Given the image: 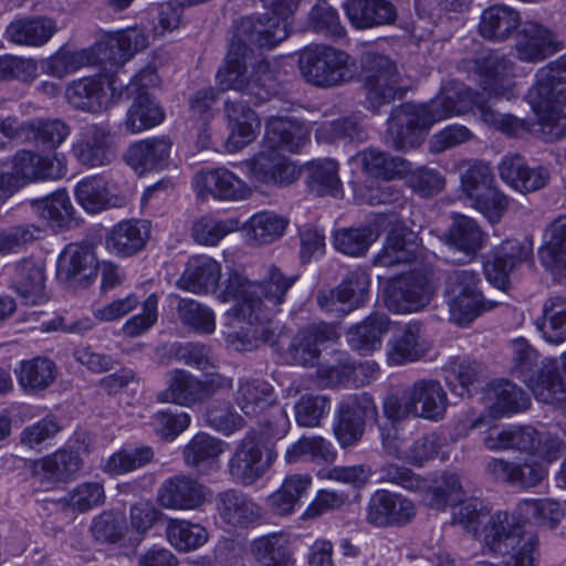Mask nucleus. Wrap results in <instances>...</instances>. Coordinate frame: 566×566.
Masks as SVG:
<instances>
[{
    "label": "nucleus",
    "mask_w": 566,
    "mask_h": 566,
    "mask_svg": "<svg viewBox=\"0 0 566 566\" xmlns=\"http://www.w3.org/2000/svg\"><path fill=\"white\" fill-rule=\"evenodd\" d=\"M499 174L503 181L522 193L544 188L549 180V171L545 167H530L520 155H506L499 165Z\"/></svg>",
    "instance_id": "29"
},
{
    "label": "nucleus",
    "mask_w": 566,
    "mask_h": 566,
    "mask_svg": "<svg viewBox=\"0 0 566 566\" xmlns=\"http://www.w3.org/2000/svg\"><path fill=\"white\" fill-rule=\"evenodd\" d=\"M543 90L530 88L527 101L537 118L536 132L544 140L554 142L566 135V116L563 113L566 94H549L545 87Z\"/></svg>",
    "instance_id": "16"
},
{
    "label": "nucleus",
    "mask_w": 566,
    "mask_h": 566,
    "mask_svg": "<svg viewBox=\"0 0 566 566\" xmlns=\"http://www.w3.org/2000/svg\"><path fill=\"white\" fill-rule=\"evenodd\" d=\"M483 541L491 552L504 556L505 566H536V536L525 532L524 525L506 512L490 516Z\"/></svg>",
    "instance_id": "5"
},
{
    "label": "nucleus",
    "mask_w": 566,
    "mask_h": 566,
    "mask_svg": "<svg viewBox=\"0 0 566 566\" xmlns=\"http://www.w3.org/2000/svg\"><path fill=\"white\" fill-rule=\"evenodd\" d=\"M413 516L410 500L386 490L375 492L367 505V522L375 526L403 525Z\"/></svg>",
    "instance_id": "23"
},
{
    "label": "nucleus",
    "mask_w": 566,
    "mask_h": 566,
    "mask_svg": "<svg viewBox=\"0 0 566 566\" xmlns=\"http://www.w3.org/2000/svg\"><path fill=\"white\" fill-rule=\"evenodd\" d=\"M220 518L229 526L248 528L262 518V509L245 493L229 489L216 497Z\"/></svg>",
    "instance_id": "26"
},
{
    "label": "nucleus",
    "mask_w": 566,
    "mask_h": 566,
    "mask_svg": "<svg viewBox=\"0 0 566 566\" xmlns=\"http://www.w3.org/2000/svg\"><path fill=\"white\" fill-rule=\"evenodd\" d=\"M221 276V265L210 256L196 255L188 260L177 280L180 290L195 294H207L216 290Z\"/></svg>",
    "instance_id": "34"
},
{
    "label": "nucleus",
    "mask_w": 566,
    "mask_h": 566,
    "mask_svg": "<svg viewBox=\"0 0 566 566\" xmlns=\"http://www.w3.org/2000/svg\"><path fill=\"white\" fill-rule=\"evenodd\" d=\"M224 112L230 128L227 148L238 151L255 139L261 123L256 113L243 102L227 101Z\"/></svg>",
    "instance_id": "32"
},
{
    "label": "nucleus",
    "mask_w": 566,
    "mask_h": 566,
    "mask_svg": "<svg viewBox=\"0 0 566 566\" xmlns=\"http://www.w3.org/2000/svg\"><path fill=\"white\" fill-rule=\"evenodd\" d=\"M377 416V406L369 394H355L345 398L338 406L333 424L340 447L349 448L358 443L364 436L366 421Z\"/></svg>",
    "instance_id": "12"
},
{
    "label": "nucleus",
    "mask_w": 566,
    "mask_h": 566,
    "mask_svg": "<svg viewBox=\"0 0 566 566\" xmlns=\"http://www.w3.org/2000/svg\"><path fill=\"white\" fill-rule=\"evenodd\" d=\"M343 8L357 30L389 25L398 17L396 7L389 0H346Z\"/></svg>",
    "instance_id": "30"
},
{
    "label": "nucleus",
    "mask_w": 566,
    "mask_h": 566,
    "mask_svg": "<svg viewBox=\"0 0 566 566\" xmlns=\"http://www.w3.org/2000/svg\"><path fill=\"white\" fill-rule=\"evenodd\" d=\"M9 286L24 305H40L48 301L45 272L42 263L22 259L7 269Z\"/></svg>",
    "instance_id": "21"
},
{
    "label": "nucleus",
    "mask_w": 566,
    "mask_h": 566,
    "mask_svg": "<svg viewBox=\"0 0 566 566\" xmlns=\"http://www.w3.org/2000/svg\"><path fill=\"white\" fill-rule=\"evenodd\" d=\"M308 25L313 32L334 40L342 39L346 34L337 10L326 1H318L312 7Z\"/></svg>",
    "instance_id": "64"
},
{
    "label": "nucleus",
    "mask_w": 566,
    "mask_h": 566,
    "mask_svg": "<svg viewBox=\"0 0 566 566\" xmlns=\"http://www.w3.org/2000/svg\"><path fill=\"white\" fill-rule=\"evenodd\" d=\"M308 140L307 127L291 118L268 120L262 149L245 161L251 180L268 186H287L300 170L282 151L298 153Z\"/></svg>",
    "instance_id": "2"
},
{
    "label": "nucleus",
    "mask_w": 566,
    "mask_h": 566,
    "mask_svg": "<svg viewBox=\"0 0 566 566\" xmlns=\"http://www.w3.org/2000/svg\"><path fill=\"white\" fill-rule=\"evenodd\" d=\"M154 450L148 446L123 448L103 463V471L113 475L138 470L154 460Z\"/></svg>",
    "instance_id": "54"
},
{
    "label": "nucleus",
    "mask_w": 566,
    "mask_h": 566,
    "mask_svg": "<svg viewBox=\"0 0 566 566\" xmlns=\"http://www.w3.org/2000/svg\"><path fill=\"white\" fill-rule=\"evenodd\" d=\"M151 223L130 219L116 223L106 235L108 251L119 258H129L143 251L150 238Z\"/></svg>",
    "instance_id": "25"
},
{
    "label": "nucleus",
    "mask_w": 566,
    "mask_h": 566,
    "mask_svg": "<svg viewBox=\"0 0 566 566\" xmlns=\"http://www.w3.org/2000/svg\"><path fill=\"white\" fill-rule=\"evenodd\" d=\"M509 349L511 373L532 390L538 401L553 403L551 382L554 361H539V354L524 337L511 340Z\"/></svg>",
    "instance_id": "9"
},
{
    "label": "nucleus",
    "mask_w": 566,
    "mask_h": 566,
    "mask_svg": "<svg viewBox=\"0 0 566 566\" xmlns=\"http://www.w3.org/2000/svg\"><path fill=\"white\" fill-rule=\"evenodd\" d=\"M237 407L249 418H258L276 403L271 384L256 378H240L233 394Z\"/></svg>",
    "instance_id": "33"
},
{
    "label": "nucleus",
    "mask_w": 566,
    "mask_h": 566,
    "mask_svg": "<svg viewBox=\"0 0 566 566\" xmlns=\"http://www.w3.org/2000/svg\"><path fill=\"white\" fill-rule=\"evenodd\" d=\"M312 488L310 474L294 473L287 475L279 490L268 497L270 509L276 515H290L303 504Z\"/></svg>",
    "instance_id": "41"
},
{
    "label": "nucleus",
    "mask_w": 566,
    "mask_h": 566,
    "mask_svg": "<svg viewBox=\"0 0 566 566\" xmlns=\"http://www.w3.org/2000/svg\"><path fill=\"white\" fill-rule=\"evenodd\" d=\"M171 145V140L166 136L136 142L125 155L126 163L139 176L161 170L168 165Z\"/></svg>",
    "instance_id": "31"
},
{
    "label": "nucleus",
    "mask_w": 566,
    "mask_h": 566,
    "mask_svg": "<svg viewBox=\"0 0 566 566\" xmlns=\"http://www.w3.org/2000/svg\"><path fill=\"white\" fill-rule=\"evenodd\" d=\"M464 492L457 474L440 473L431 479L427 489V505L434 510L452 509V523L473 534L488 515V509L478 497L462 499Z\"/></svg>",
    "instance_id": "6"
},
{
    "label": "nucleus",
    "mask_w": 566,
    "mask_h": 566,
    "mask_svg": "<svg viewBox=\"0 0 566 566\" xmlns=\"http://www.w3.org/2000/svg\"><path fill=\"white\" fill-rule=\"evenodd\" d=\"M71 155L83 167L98 168L109 165L116 156L111 129L105 124H87L76 134Z\"/></svg>",
    "instance_id": "13"
},
{
    "label": "nucleus",
    "mask_w": 566,
    "mask_h": 566,
    "mask_svg": "<svg viewBox=\"0 0 566 566\" xmlns=\"http://www.w3.org/2000/svg\"><path fill=\"white\" fill-rule=\"evenodd\" d=\"M149 35L143 28H129L109 34L98 41L88 51L92 52L91 65H103L104 73H120V66L129 61L137 52L148 45Z\"/></svg>",
    "instance_id": "11"
},
{
    "label": "nucleus",
    "mask_w": 566,
    "mask_h": 566,
    "mask_svg": "<svg viewBox=\"0 0 566 566\" xmlns=\"http://www.w3.org/2000/svg\"><path fill=\"white\" fill-rule=\"evenodd\" d=\"M475 71L481 77V92H475L472 96L474 114L488 126L509 135L515 134L520 127L518 119L510 114L495 112L489 105L512 96V62L495 51L481 52L475 59Z\"/></svg>",
    "instance_id": "4"
},
{
    "label": "nucleus",
    "mask_w": 566,
    "mask_h": 566,
    "mask_svg": "<svg viewBox=\"0 0 566 566\" xmlns=\"http://www.w3.org/2000/svg\"><path fill=\"white\" fill-rule=\"evenodd\" d=\"M443 371L451 390L462 397L478 380L482 366L468 357H455L450 359Z\"/></svg>",
    "instance_id": "59"
},
{
    "label": "nucleus",
    "mask_w": 566,
    "mask_h": 566,
    "mask_svg": "<svg viewBox=\"0 0 566 566\" xmlns=\"http://www.w3.org/2000/svg\"><path fill=\"white\" fill-rule=\"evenodd\" d=\"M370 279L363 269H355L346 274L338 284V300L346 306L345 311L361 306L368 298Z\"/></svg>",
    "instance_id": "61"
},
{
    "label": "nucleus",
    "mask_w": 566,
    "mask_h": 566,
    "mask_svg": "<svg viewBox=\"0 0 566 566\" xmlns=\"http://www.w3.org/2000/svg\"><path fill=\"white\" fill-rule=\"evenodd\" d=\"M564 48L555 34L536 22L524 23L517 42V57L524 62L537 63Z\"/></svg>",
    "instance_id": "28"
},
{
    "label": "nucleus",
    "mask_w": 566,
    "mask_h": 566,
    "mask_svg": "<svg viewBox=\"0 0 566 566\" xmlns=\"http://www.w3.org/2000/svg\"><path fill=\"white\" fill-rule=\"evenodd\" d=\"M169 543L179 551H192L208 541L207 530L186 520H170L166 528Z\"/></svg>",
    "instance_id": "60"
},
{
    "label": "nucleus",
    "mask_w": 566,
    "mask_h": 566,
    "mask_svg": "<svg viewBox=\"0 0 566 566\" xmlns=\"http://www.w3.org/2000/svg\"><path fill=\"white\" fill-rule=\"evenodd\" d=\"M316 137L324 142L361 143L368 139V133L357 116H348L323 123L316 129Z\"/></svg>",
    "instance_id": "58"
},
{
    "label": "nucleus",
    "mask_w": 566,
    "mask_h": 566,
    "mask_svg": "<svg viewBox=\"0 0 566 566\" xmlns=\"http://www.w3.org/2000/svg\"><path fill=\"white\" fill-rule=\"evenodd\" d=\"M510 449L538 454L548 462L556 459L560 451V441L552 437H542L532 427H510Z\"/></svg>",
    "instance_id": "46"
},
{
    "label": "nucleus",
    "mask_w": 566,
    "mask_h": 566,
    "mask_svg": "<svg viewBox=\"0 0 566 566\" xmlns=\"http://www.w3.org/2000/svg\"><path fill=\"white\" fill-rule=\"evenodd\" d=\"M250 553L260 566H294L295 563L289 536L282 532L254 538Z\"/></svg>",
    "instance_id": "39"
},
{
    "label": "nucleus",
    "mask_w": 566,
    "mask_h": 566,
    "mask_svg": "<svg viewBox=\"0 0 566 566\" xmlns=\"http://www.w3.org/2000/svg\"><path fill=\"white\" fill-rule=\"evenodd\" d=\"M158 501L166 509L196 510L206 501V488L192 476L175 475L161 484Z\"/></svg>",
    "instance_id": "24"
},
{
    "label": "nucleus",
    "mask_w": 566,
    "mask_h": 566,
    "mask_svg": "<svg viewBox=\"0 0 566 566\" xmlns=\"http://www.w3.org/2000/svg\"><path fill=\"white\" fill-rule=\"evenodd\" d=\"M423 128L424 106L402 104L388 118L386 143L398 150L413 148L421 144Z\"/></svg>",
    "instance_id": "17"
},
{
    "label": "nucleus",
    "mask_w": 566,
    "mask_h": 566,
    "mask_svg": "<svg viewBox=\"0 0 566 566\" xmlns=\"http://www.w3.org/2000/svg\"><path fill=\"white\" fill-rule=\"evenodd\" d=\"M111 74L103 73L96 77H84L73 82L66 90L69 104L83 112H101L108 104L106 77Z\"/></svg>",
    "instance_id": "35"
},
{
    "label": "nucleus",
    "mask_w": 566,
    "mask_h": 566,
    "mask_svg": "<svg viewBox=\"0 0 566 566\" xmlns=\"http://www.w3.org/2000/svg\"><path fill=\"white\" fill-rule=\"evenodd\" d=\"M485 402L494 416H504L527 409L528 397L520 387L506 379H496L485 389Z\"/></svg>",
    "instance_id": "42"
},
{
    "label": "nucleus",
    "mask_w": 566,
    "mask_h": 566,
    "mask_svg": "<svg viewBox=\"0 0 566 566\" xmlns=\"http://www.w3.org/2000/svg\"><path fill=\"white\" fill-rule=\"evenodd\" d=\"M517 510L524 521L549 528H554L564 516L559 503L548 499L523 500Z\"/></svg>",
    "instance_id": "62"
},
{
    "label": "nucleus",
    "mask_w": 566,
    "mask_h": 566,
    "mask_svg": "<svg viewBox=\"0 0 566 566\" xmlns=\"http://www.w3.org/2000/svg\"><path fill=\"white\" fill-rule=\"evenodd\" d=\"M56 22L46 17L22 18L6 29V39L18 45L42 46L56 33Z\"/></svg>",
    "instance_id": "38"
},
{
    "label": "nucleus",
    "mask_w": 566,
    "mask_h": 566,
    "mask_svg": "<svg viewBox=\"0 0 566 566\" xmlns=\"http://www.w3.org/2000/svg\"><path fill=\"white\" fill-rule=\"evenodd\" d=\"M521 23L520 13L505 4H494L483 10L479 32L488 40L504 41L510 38Z\"/></svg>",
    "instance_id": "45"
},
{
    "label": "nucleus",
    "mask_w": 566,
    "mask_h": 566,
    "mask_svg": "<svg viewBox=\"0 0 566 566\" xmlns=\"http://www.w3.org/2000/svg\"><path fill=\"white\" fill-rule=\"evenodd\" d=\"M361 69L368 109L376 113L381 106L402 96L405 86L396 64L388 56L367 52L361 57Z\"/></svg>",
    "instance_id": "8"
},
{
    "label": "nucleus",
    "mask_w": 566,
    "mask_h": 566,
    "mask_svg": "<svg viewBox=\"0 0 566 566\" xmlns=\"http://www.w3.org/2000/svg\"><path fill=\"white\" fill-rule=\"evenodd\" d=\"M542 312V318H537L535 324L543 339L552 345L566 342V297L548 298Z\"/></svg>",
    "instance_id": "48"
},
{
    "label": "nucleus",
    "mask_w": 566,
    "mask_h": 566,
    "mask_svg": "<svg viewBox=\"0 0 566 566\" xmlns=\"http://www.w3.org/2000/svg\"><path fill=\"white\" fill-rule=\"evenodd\" d=\"M20 388L28 395L46 390L56 378L55 364L44 357L22 360L14 369Z\"/></svg>",
    "instance_id": "44"
},
{
    "label": "nucleus",
    "mask_w": 566,
    "mask_h": 566,
    "mask_svg": "<svg viewBox=\"0 0 566 566\" xmlns=\"http://www.w3.org/2000/svg\"><path fill=\"white\" fill-rule=\"evenodd\" d=\"M308 185L318 196H334L340 191L338 164L334 159H317L308 166Z\"/></svg>",
    "instance_id": "57"
},
{
    "label": "nucleus",
    "mask_w": 566,
    "mask_h": 566,
    "mask_svg": "<svg viewBox=\"0 0 566 566\" xmlns=\"http://www.w3.org/2000/svg\"><path fill=\"white\" fill-rule=\"evenodd\" d=\"M382 412L395 430L408 420L420 423L424 415V380H417L410 387L387 395L382 402Z\"/></svg>",
    "instance_id": "22"
},
{
    "label": "nucleus",
    "mask_w": 566,
    "mask_h": 566,
    "mask_svg": "<svg viewBox=\"0 0 566 566\" xmlns=\"http://www.w3.org/2000/svg\"><path fill=\"white\" fill-rule=\"evenodd\" d=\"M538 259L558 283L566 284V216L547 226Z\"/></svg>",
    "instance_id": "27"
},
{
    "label": "nucleus",
    "mask_w": 566,
    "mask_h": 566,
    "mask_svg": "<svg viewBox=\"0 0 566 566\" xmlns=\"http://www.w3.org/2000/svg\"><path fill=\"white\" fill-rule=\"evenodd\" d=\"M71 126L61 118L36 117L30 119L29 144L43 150H56L71 135Z\"/></svg>",
    "instance_id": "49"
},
{
    "label": "nucleus",
    "mask_w": 566,
    "mask_h": 566,
    "mask_svg": "<svg viewBox=\"0 0 566 566\" xmlns=\"http://www.w3.org/2000/svg\"><path fill=\"white\" fill-rule=\"evenodd\" d=\"M165 112L161 106L148 94L139 93L126 114L125 127L132 133H140L161 124Z\"/></svg>",
    "instance_id": "51"
},
{
    "label": "nucleus",
    "mask_w": 566,
    "mask_h": 566,
    "mask_svg": "<svg viewBox=\"0 0 566 566\" xmlns=\"http://www.w3.org/2000/svg\"><path fill=\"white\" fill-rule=\"evenodd\" d=\"M75 198L90 213H97L111 206L107 181L101 176L82 179L75 187Z\"/></svg>",
    "instance_id": "55"
},
{
    "label": "nucleus",
    "mask_w": 566,
    "mask_h": 566,
    "mask_svg": "<svg viewBox=\"0 0 566 566\" xmlns=\"http://www.w3.org/2000/svg\"><path fill=\"white\" fill-rule=\"evenodd\" d=\"M95 273V254L86 244L71 243L59 256L56 275L62 282L88 279Z\"/></svg>",
    "instance_id": "40"
},
{
    "label": "nucleus",
    "mask_w": 566,
    "mask_h": 566,
    "mask_svg": "<svg viewBox=\"0 0 566 566\" xmlns=\"http://www.w3.org/2000/svg\"><path fill=\"white\" fill-rule=\"evenodd\" d=\"M30 207L34 214L50 222L52 227L64 228L71 222L73 206L65 190L32 199Z\"/></svg>",
    "instance_id": "52"
},
{
    "label": "nucleus",
    "mask_w": 566,
    "mask_h": 566,
    "mask_svg": "<svg viewBox=\"0 0 566 566\" xmlns=\"http://www.w3.org/2000/svg\"><path fill=\"white\" fill-rule=\"evenodd\" d=\"M339 333L329 323H313L301 328L291 339L285 352L289 364L302 367H314L318 364L322 346L337 340Z\"/></svg>",
    "instance_id": "14"
},
{
    "label": "nucleus",
    "mask_w": 566,
    "mask_h": 566,
    "mask_svg": "<svg viewBox=\"0 0 566 566\" xmlns=\"http://www.w3.org/2000/svg\"><path fill=\"white\" fill-rule=\"evenodd\" d=\"M289 224L287 219L274 212L262 211L252 216L247 224L250 240L256 244H269L281 238Z\"/></svg>",
    "instance_id": "56"
},
{
    "label": "nucleus",
    "mask_w": 566,
    "mask_h": 566,
    "mask_svg": "<svg viewBox=\"0 0 566 566\" xmlns=\"http://www.w3.org/2000/svg\"><path fill=\"white\" fill-rule=\"evenodd\" d=\"M389 325L390 319L385 313H373L348 329V345L360 355L373 354L380 349L382 338L389 332Z\"/></svg>",
    "instance_id": "36"
},
{
    "label": "nucleus",
    "mask_w": 566,
    "mask_h": 566,
    "mask_svg": "<svg viewBox=\"0 0 566 566\" xmlns=\"http://www.w3.org/2000/svg\"><path fill=\"white\" fill-rule=\"evenodd\" d=\"M239 229V221L233 218L217 219L202 217L192 224L191 237L201 245H217L224 237Z\"/></svg>",
    "instance_id": "63"
},
{
    "label": "nucleus",
    "mask_w": 566,
    "mask_h": 566,
    "mask_svg": "<svg viewBox=\"0 0 566 566\" xmlns=\"http://www.w3.org/2000/svg\"><path fill=\"white\" fill-rule=\"evenodd\" d=\"M296 279L284 275L275 265L266 269L260 282L233 273L227 280L222 298L234 302L232 311L239 319L259 321L266 317L263 312L279 311Z\"/></svg>",
    "instance_id": "3"
},
{
    "label": "nucleus",
    "mask_w": 566,
    "mask_h": 566,
    "mask_svg": "<svg viewBox=\"0 0 566 566\" xmlns=\"http://www.w3.org/2000/svg\"><path fill=\"white\" fill-rule=\"evenodd\" d=\"M419 250L417 235L403 229L391 230L380 252L375 256L376 266L390 268L400 263L411 262Z\"/></svg>",
    "instance_id": "43"
},
{
    "label": "nucleus",
    "mask_w": 566,
    "mask_h": 566,
    "mask_svg": "<svg viewBox=\"0 0 566 566\" xmlns=\"http://www.w3.org/2000/svg\"><path fill=\"white\" fill-rule=\"evenodd\" d=\"M106 81L111 99L117 103L124 98L137 96L139 93H147L146 88L158 85L159 77L155 69L147 66L136 73L129 83H125L117 72L108 75Z\"/></svg>",
    "instance_id": "53"
},
{
    "label": "nucleus",
    "mask_w": 566,
    "mask_h": 566,
    "mask_svg": "<svg viewBox=\"0 0 566 566\" xmlns=\"http://www.w3.org/2000/svg\"><path fill=\"white\" fill-rule=\"evenodd\" d=\"M424 273L413 270L389 281L384 291L386 307L396 314L419 312L424 303Z\"/></svg>",
    "instance_id": "18"
},
{
    "label": "nucleus",
    "mask_w": 566,
    "mask_h": 566,
    "mask_svg": "<svg viewBox=\"0 0 566 566\" xmlns=\"http://www.w3.org/2000/svg\"><path fill=\"white\" fill-rule=\"evenodd\" d=\"M276 459L274 448L263 451L256 434L247 432L229 459L228 472L235 484L251 486L266 474Z\"/></svg>",
    "instance_id": "10"
},
{
    "label": "nucleus",
    "mask_w": 566,
    "mask_h": 566,
    "mask_svg": "<svg viewBox=\"0 0 566 566\" xmlns=\"http://www.w3.org/2000/svg\"><path fill=\"white\" fill-rule=\"evenodd\" d=\"M160 402L191 406L205 400L201 380L185 370H175L168 381V388L157 396Z\"/></svg>",
    "instance_id": "50"
},
{
    "label": "nucleus",
    "mask_w": 566,
    "mask_h": 566,
    "mask_svg": "<svg viewBox=\"0 0 566 566\" xmlns=\"http://www.w3.org/2000/svg\"><path fill=\"white\" fill-rule=\"evenodd\" d=\"M289 35L277 19L243 18L230 43L224 64L216 74L221 91L234 90L259 104L276 94V83L270 64L256 54L250 44L259 49H273Z\"/></svg>",
    "instance_id": "1"
},
{
    "label": "nucleus",
    "mask_w": 566,
    "mask_h": 566,
    "mask_svg": "<svg viewBox=\"0 0 566 566\" xmlns=\"http://www.w3.org/2000/svg\"><path fill=\"white\" fill-rule=\"evenodd\" d=\"M484 233L475 220L465 216L454 218L449 231L443 234L446 243L465 255H475L484 245Z\"/></svg>",
    "instance_id": "47"
},
{
    "label": "nucleus",
    "mask_w": 566,
    "mask_h": 566,
    "mask_svg": "<svg viewBox=\"0 0 566 566\" xmlns=\"http://www.w3.org/2000/svg\"><path fill=\"white\" fill-rule=\"evenodd\" d=\"M298 67L307 83L331 88L348 83L355 75L354 59L345 51L328 45H314L298 54Z\"/></svg>",
    "instance_id": "7"
},
{
    "label": "nucleus",
    "mask_w": 566,
    "mask_h": 566,
    "mask_svg": "<svg viewBox=\"0 0 566 566\" xmlns=\"http://www.w3.org/2000/svg\"><path fill=\"white\" fill-rule=\"evenodd\" d=\"M531 252V243L517 239L503 241L483 263L486 280L497 289L505 290L509 286L510 273L524 262Z\"/></svg>",
    "instance_id": "19"
},
{
    "label": "nucleus",
    "mask_w": 566,
    "mask_h": 566,
    "mask_svg": "<svg viewBox=\"0 0 566 566\" xmlns=\"http://www.w3.org/2000/svg\"><path fill=\"white\" fill-rule=\"evenodd\" d=\"M198 196H211L217 200L239 201L250 195L248 185L226 167L201 170L193 178Z\"/></svg>",
    "instance_id": "20"
},
{
    "label": "nucleus",
    "mask_w": 566,
    "mask_h": 566,
    "mask_svg": "<svg viewBox=\"0 0 566 566\" xmlns=\"http://www.w3.org/2000/svg\"><path fill=\"white\" fill-rule=\"evenodd\" d=\"M17 190L24 186L46 180H57L65 174V168L57 155H41L33 150H18L11 159V170L6 171Z\"/></svg>",
    "instance_id": "15"
},
{
    "label": "nucleus",
    "mask_w": 566,
    "mask_h": 566,
    "mask_svg": "<svg viewBox=\"0 0 566 566\" xmlns=\"http://www.w3.org/2000/svg\"><path fill=\"white\" fill-rule=\"evenodd\" d=\"M350 161L360 166L366 175L384 180L396 179L411 169L408 160L373 147L357 153Z\"/></svg>",
    "instance_id": "37"
}]
</instances>
